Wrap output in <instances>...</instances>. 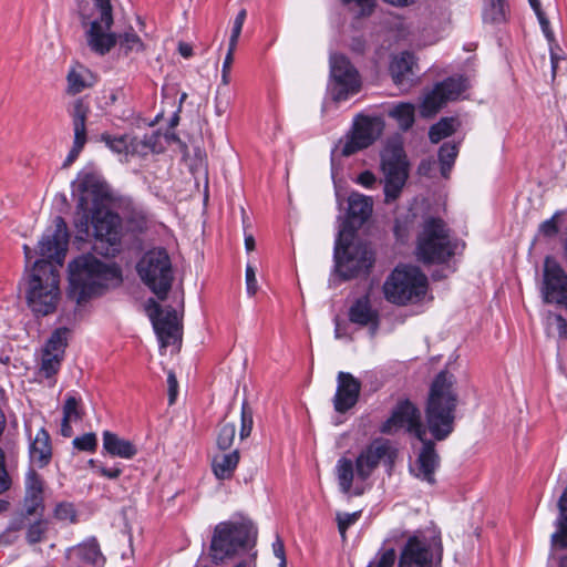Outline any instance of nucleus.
Returning a JSON list of instances; mask_svg holds the SVG:
<instances>
[{
  "label": "nucleus",
  "instance_id": "f257e3e1",
  "mask_svg": "<svg viewBox=\"0 0 567 567\" xmlns=\"http://www.w3.org/2000/svg\"><path fill=\"white\" fill-rule=\"evenodd\" d=\"M69 296L76 303L103 295L122 282L121 267L93 254L81 255L69 264Z\"/></svg>",
  "mask_w": 567,
  "mask_h": 567
},
{
  "label": "nucleus",
  "instance_id": "f03ea898",
  "mask_svg": "<svg viewBox=\"0 0 567 567\" xmlns=\"http://www.w3.org/2000/svg\"><path fill=\"white\" fill-rule=\"evenodd\" d=\"M90 225L94 234V252L104 257H115L121 251L122 219L118 214L100 205L89 208L84 196L76 206L75 227L79 233L89 234Z\"/></svg>",
  "mask_w": 567,
  "mask_h": 567
},
{
  "label": "nucleus",
  "instance_id": "7ed1b4c3",
  "mask_svg": "<svg viewBox=\"0 0 567 567\" xmlns=\"http://www.w3.org/2000/svg\"><path fill=\"white\" fill-rule=\"evenodd\" d=\"M454 375L441 371L433 380L425 405V429L436 441L446 440L454 431L457 394Z\"/></svg>",
  "mask_w": 567,
  "mask_h": 567
},
{
  "label": "nucleus",
  "instance_id": "20e7f679",
  "mask_svg": "<svg viewBox=\"0 0 567 567\" xmlns=\"http://www.w3.org/2000/svg\"><path fill=\"white\" fill-rule=\"evenodd\" d=\"M60 275L50 260L34 261L28 277L25 298L29 308L37 316H48L55 311L60 299Z\"/></svg>",
  "mask_w": 567,
  "mask_h": 567
},
{
  "label": "nucleus",
  "instance_id": "39448f33",
  "mask_svg": "<svg viewBox=\"0 0 567 567\" xmlns=\"http://www.w3.org/2000/svg\"><path fill=\"white\" fill-rule=\"evenodd\" d=\"M458 241L451 237L446 223L434 216L423 219L416 238L415 257L425 265H440L449 261L455 254Z\"/></svg>",
  "mask_w": 567,
  "mask_h": 567
},
{
  "label": "nucleus",
  "instance_id": "423d86ee",
  "mask_svg": "<svg viewBox=\"0 0 567 567\" xmlns=\"http://www.w3.org/2000/svg\"><path fill=\"white\" fill-rule=\"evenodd\" d=\"M427 288V277L420 267L400 264L386 277L382 291L390 303L406 306L422 301Z\"/></svg>",
  "mask_w": 567,
  "mask_h": 567
},
{
  "label": "nucleus",
  "instance_id": "0eeeda50",
  "mask_svg": "<svg viewBox=\"0 0 567 567\" xmlns=\"http://www.w3.org/2000/svg\"><path fill=\"white\" fill-rule=\"evenodd\" d=\"M142 281L156 295L165 300L173 284L171 258L164 248H153L146 251L136 265Z\"/></svg>",
  "mask_w": 567,
  "mask_h": 567
},
{
  "label": "nucleus",
  "instance_id": "6e6552de",
  "mask_svg": "<svg viewBox=\"0 0 567 567\" xmlns=\"http://www.w3.org/2000/svg\"><path fill=\"white\" fill-rule=\"evenodd\" d=\"M442 554L440 532L420 530L408 538L399 557V567H431L434 560L441 561Z\"/></svg>",
  "mask_w": 567,
  "mask_h": 567
},
{
  "label": "nucleus",
  "instance_id": "1a4fd4ad",
  "mask_svg": "<svg viewBox=\"0 0 567 567\" xmlns=\"http://www.w3.org/2000/svg\"><path fill=\"white\" fill-rule=\"evenodd\" d=\"M255 536L251 525L245 523L223 522L216 525L209 546V556L215 565L224 563L236 555Z\"/></svg>",
  "mask_w": 567,
  "mask_h": 567
},
{
  "label": "nucleus",
  "instance_id": "9d476101",
  "mask_svg": "<svg viewBox=\"0 0 567 567\" xmlns=\"http://www.w3.org/2000/svg\"><path fill=\"white\" fill-rule=\"evenodd\" d=\"M343 234L344 231H340L336 241L334 261L337 272L342 279L348 280L368 272L374 258L372 251L365 245L343 244Z\"/></svg>",
  "mask_w": 567,
  "mask_h": 567
},
{
  "label": "nucleus",
  "instance_id": "9b49d317",
  "mask_svg": "<svg viewBox=\"0 0 567 567\" xmlns=\"http://www.w3.org/2000/svg\"><path fill=\"white\" fill-rule=\"evenodd\" d=\"M381 168L384 174L385 202L395 200L408 178V163L401 145H388L381 154Z\"/></svg>",
  "mask_w": 567,
  "mask_h": 567
},
{
  "label": "nucleus",
  "instance_id": "f8f14e48",
  "mask_svg": "<svg viewBox=\"0 0 567 567\" xmlns=\"http://www.w3.org/2000/svg\"><path fill=\"white\" fill-rule=\"evenodd\" d=\"M99 17L94 18L85 31L89 48L99 55L107 54L116 43V37L111 31L113 24L112 6L110 0H94Z\"/></svg>",
  "mask_w": 567,
  "mask_h": 567
},
{
  "label": "nucleus",
  "instance_id": "ddd939ff",
  "mask_svg": "<svg viewBox=\"0 0 567 567\" xmlns=\"http://www.w3.org/2000/svg\"><path fill=\"white\" fill-rule=\"evenodd\" d=\"M380 432L393 435L400 430L423 440L426 436V429L421 420L417 406L409 399H400L392 409L391 415L380 425Z\"/></svg>",
  "mask_w": 567,
  "mask_h": 567
},
{
  "label": "nucleus",
  "instance_id": "4468645a",
  "mask_svg": "<svg viewBox=\"0 0 567 567\" xmlns=\"http://www.w3.org/2000/svg\"><path fill=\"white\" fill-rule=\"evenodd\" d=\"M383 128L384 122L381 117L358 115L351 133L347 136L344 143L341 144V155L348 157L369 147L380 137Z\"/></svg>",
  "mask_w": 567,
  "mask_h": 567
},
{
  "label": "nucleus",
  "instance_id": "2eb2a0df",
  "mask_svg": "<svg viewBox=\"0 0 567 567\" xmlns=\"http://www.w3.org/2000/svg\"><path fill=\"white\" fill-rule=\"evenodd\" d=\"M330 74L334 101H344L349 95L359 92L361 86L359 73L343 54L331 55Z\"/></svg>",
  "mask_w": 567,
  "mask_h": 567
},
{
  "label": "nucleus",
  "instance_id": "dca6fc26",
  "mask_svg": "<svg viewBox=\"0 0 567 567\" xmlns=\"http://www.w3.org/2000/svg\"><path fill=\"white\" fill-rule=\"evenodd\" d=\"M396 457V449L386 439H374L367 445L355 458V476L361 480H368L381 461L392 466Z\"/></svg>",
  "mask_w": 567,
  "mask_h": 567
},
{
  "label": "nucleus",
  "instance_id": "f3484780",
  "mask_svg": "<svg viewBox=\"0 0 567 567\" xmlns=\"http://www.w3.org/2000/svg\"><path fill=\"white\" fill-rule=\"evenodd\" d=\"M467 87L468 81L463 75L450 76L437 83L422 102V115L432 116L436 114L449 101L457 100Z\"/></svg>",
  "mask_w": 567,
  "mask_h": 567
},
{
  "label": "nucleus",
  "instance_id": "a211bd4d",
  "mask_svg": "<svg viewBox=\"0 0 567 567\" xmlns=\"http://www.w3.org/2000/svg\"><path fill=\"white\" fill-rule=\"evenodd\" d=\"M547 303L567 306V275L550 256L544 260V284L542 289Z\"/></svg>",
  "mask_w": 567,
  "mask_h": 567
},
{
  "label": "nucleus",
  "instance_id": "6ab92c4d",
  "mask_svg": "<svg viewBox=\"0 0 567 567\" xmlns=\"http://www.w3.org/2000/svg\"><path fill=\"white\" fill-rule=\"evenodd\" d=\"M69 243V233L65 220L61 216L54 218V228L47 229L38 245V252L43 258L62 265Z\"/></svg>",
  "mask_w": 567,
  "mask_h": 567
},
{
  "label": "nucleus",
  "instance_id": "aec40b11",
  "mask_svg": "<svg viewBox=\"0 0 567 567\" xmlns=\"http://www.w3.org/2000/svg\"><path fill=\"white\" fill-rule=\"evenodd\" d=\"M70 330L68 328H58L47 341L42 351L40 367V373L45 378H51L60 370Z\"/></svg>",
  "mask_w": 567,
  "mask_h": 567
},
{
  "label": "nucleus",
  "instance_id": "412c9836",
  "mask_svg": "<svg viewBox=\"0 0 567 567\" xmlns=\"http://www.w3.org/2000/svg\"><path fill=\"white\" fill-rule=\"evenodd\" d=\"M69 113L72 117L74 140L73 145L63 163L64 167H68L75 162L86 144V120L90 114V106L83 99L80 97L73 102Z\"/></svg>",
  "mask_w": 567,
  "mask_h": 567
},
{
  "label": "nucleus",
  "instance_id": "4be33fe9",
  "mask_svg": "<svg viewBox=\"0 0 567 567\" xmlns=\"http://www.w3.org/2000/svg\"><path fill=\"white\" fill-rule=\"evenodd\" d=\"M148 308L153 309L150 318L154 330L163 348H166L178 336V317L175 309H169L162 313L161 306L154 300H148Z\"/></svg>",
  "mask_w": 567,
  "mask_h": 567
},
{
  "label": "nucleus",
  "instance_id": "5701e85b",
  "mask_svg": "<svg viewBox=\"0 0 567 567\" xmlns=\"http://www.w3.org/2000/svg\"><path fill=\"white\" fill-rule=\"evenodd\" d=\"M361 382L349 372H339L337 377V391L333 398L334 410L346 413L352 409L360 396Z\"/></svg>",
  "mask_w": 567,
  "mask_h": 567
},
{
  "label": "nucleus",
  "instance_id": "b1692460",
  "mask_svg": "<svg viewBox=\"0 0 567 567\" xmlns=\"http://www.w3.org/2000/svg\"><path fill=\"white\" fill-rule=\"evenodd\" d=\"M349 321L360 327H369L370 333L374 336L380 326V315L371 305L368 295L359 297L350 306L348 311Z\"/></svg>",
  "mask_w": 567,
  "mask_h": 567
},
{
  "label": "nucleus",
  "instance_id": "393cba45",
  "mask_svg": "<svg viewBox=\"0 0 567 567\" xmlns=\"http://www.w3.org/2000/svg\"><path fill=\"white\" fill-rule=\"evenodd\" d=\"M419 441L422 442L423 445L416 460V467L414 470L415 476L429 484H434V473L440 462V457L435 451V444L433 441L427 440L426 436Z\"/></svg>",
  "mask_w": 567,
  "mask_h": 567
},
{
  "label": "nucleus",
  "instance_id": "a878e982",
  "mask_svg": "<svg viewBox=\"0 0 567 567\" xmlns=\"http://www.w3.org/2000/svg\"><path fill=\"white\" fill-rule=\"evenodd\" d=\"M43 505V480L30 468L25 475L24 511L27 515L42 514Z\"/></svg>",
  "mask_w": 567,
  "mask_h": 567
},
{
  "label": "nucleus",
  "instance_id": "bb28decb",
  "mask_svg": "<svg viewBox=\"0 0 567 567\" xmlns=\"http://www.w3.org/2000/svg\"><path fill=\"white\" fill-rule=\"evenodd\" d=\"M414 59L409 52H402L395 55L390 63V74L396 86L401 90H408L414 78L413 72Z\"/></svg>",
  "mask_w": 567,
  "mask_h": 567
},
{
  "label": "nucleus",
  "instance_id": "cd10ccee",
  "mask_svg": "<svg viewBox=\"0 0 567 567\" xmlns=\"http://www.w3.org/2000/svg\"><path fill=\"white\" fill-rule=\"evenodd\" d=\"M373 203L368 196L353 193L348 199V221L347 224L355 230L361 227L372 214Z\"/></svg>",
  "mask_w": 567,
  "mask_h": 567
},
{
  "label": "nucleus",
  "instance_id": "c85d7f7f",
  "mask_svg": "<svg viewBox=\"0 0 567 567\" xmlns=\"http://www.w3.org/2000/svg\"><path fill=\"white\" fill-rule=\"evenodd\" d=\"M31 463L42 468L47 466L52 457L50 435L45 429H40L29 447Z\"/></svg>",
  "mask_w": 567,
  "mask_h": 567
},
{
  "label": "nucleus",
  "instance_id": "c756f323",
  "mask_svg": "<svg viewBox=\"0 0 567 567\" xmlns=\"http://www.w3.org/2000/svg\"><path fill=\"white\" fill-rule=\"evenodd\" d=\"M103 450L111 456L126 460H131L137 454V449L131 441L110 431L103 432Z\"/></svg>",
  "mask_w": 567,
  "mask_h": 567
},
{
  "label": "nucleus",
  "instance_id": "7c9ffc66",
  "mask_svg": "<svg viewBox=\"0 0 567 567\" xmlns=\"http://www.w3.org/2000/svg\"><path fill=\"white\" fill-rule=\"evenodd\" d=\"M125 220L128 230L136 234H146L156 226L154 216L141 206H132L125 216Z\"/></svg>",
  "mask_w": 567,
  "mask_h": 567
},
{
  "label": "nucleus",
  "instance_id": "2f4dec72",
  "mask_svg": "<svg viewBox=\"0 0 567 567\" xmlns=\"http://www.w3.org/2000/svg\"><path fill=\"white\" fill-rule=\"evenodd\" d=\"M509 4L506 0H483L482 20L486 24L499 25L509 19Z\"/></svg>",
  "mask_w": 567,
  "mask_h": 567
},
{
  "label": "nucleus",
  "instance_id": "473e14b6",
  "mask_svg": "<svg viewBox=\"0 0 567 567\" xmlns=\"http://www.w3.org/2000/svg\"><path fill=\"white\" fill-rule=\"evenodd\" d=\"M240 455L238 450L229 453H218L213 457V472L218 480H229L239 463Z\"/></svg>",
  "mask_w": 567,
  "mask_h": 567
},
{
  "label": "nucleus",
  "instance_id": "72a5a7b5",
  "mask_svg": "<svg viewBox=\"0 0 567 567\" xmlns=\"http://www.w3.org/2000/svg\"><path fill=\"white\" fill-rule=\"evenodd\" d=\"M74 553L79 560L85 566H99L104 561L100 546L95 539L80 544Z\"/></svg>",
  "mask_w": 567,
  "mask_h": 567
},
{
  "label": "nucleus",
  "instance_id": "f704fd0d",
  "mask_svg": "<svg viewBox=\"0 0 567 567\" xmlns=\"http://www.w3.org/2000/svg\"><path fill=\"white\" fill-rule=\"evenodd\" d=\"M336 471L340 489L344 494H348L351 491L353 484L355 475V464H353V462L350 458L341 457L337 462Z\"/></svg>",
  "mask_w": 567,
  "mask_h": 567
},
{
  "label": "nucleus",
  "instance_id": "c9c22d12",
  "mask_svg": "<svg viewBox=\"0 0 567 567\" xmlns=\"http://www.w3.org/2000/svg\"><path fill=\"white\" fill-rule=\"evenodd\" d=\"M458 155V144L445 142L439 150V162L441 166V174L444 178L450 177V173Z\"/></svg>",
  "mask_w": 567,
  "mask_h": 567
},
{
  "label": "nucleus",
  "instance_id": "e433bc0d",
  "mask_svg": "<svg viewBox=\"0 0 567 567\" xmlns=\"http://www.w3.org/2000/svg\"><path fill=\"white\" fill-rule=\"evenodd\" d=\"M101 140L114 153L123 154V155H134L133 150H132L134 135H132V134L113 136V135L104 133L101 135Z\"/></svg>",
  "mask_w": 567,
  "mask_h": 567
},
{
  "label": "nucleus",
  "instance_id": "4c0bfd02",
  "mask_svg": "<svg viewBox=\"0 0 567 567\" xmlns=\"http://www.w3.org/2000/svg\"><path fill=\"white\" fill-rule=\"evenodd\" d=\"M116 37V44H118L120 50L125 54L128 55L131 53H138L144 50V43L142 42L141 38L133 31L124 32V33H115Z\"/></svg>",
  "mask_w": 567,
  "mask_h": 567
},
{
  "label": "nucleus",
  "instance_id": "58836bf2",
  "mask_svg": "<svg viewBox=\"0 0 567 567\" xmlns=\"http://www.w3.org/2000/svg\"><path fill=\"white\" fill-rule=\"evenodd\" d=\"M389 115L398 121L400 128L406 131L414 123V106L410 103H399L389 111Z\"/></svg>",
  "mask_w": 567,
  "mask_h": 567
},
{
  "label": "nucleus",
  "instance_id": "ea45409f",
  "mask_svg": "<svg viewBox=\"0 0 567 567\" xmlns=\"http://www.w3.org/2000/svg\"><path fill=\"white\" fill-rule=\"evenodd\" d=\"M159 141V135L156 132L145 134L142 137L134 135L133 141V154L134 155H147L150 152H154Z\"/></svg>",
  "mask_w": 567,
  "mask_h": 567
},
{
  "label": "nucleus",
  "instance_id": "a19ab883",
  "mask_svg": "<svg viewBox=\"0 0 567 567\" xmlns=\"http://www.w3.org/2000/svg\"><path fill=\"white\" fill-rule=\"evenodd\" d=\"M236 435V424L224 420L217 432L216 443L219 450L226 451L231 447Z\"/></svg>",
  "mask_w": 567,
  "mask_h": 567
},
{
  "label": "nucleus",
  "instance_id": "79ce46f5",
  "mask_svg": "<svg viewBox=\"0 0 567 567\" xmlns=\"http://www.w3.org/2000/svg\"><path fill=\"white\" fill-rule=\"evenodd\" d=\"M454 133V120L444 117L431 126L429 137L432 143H439L441 140Z\"/></svg>",
  "mask_w": 567,
  "mask_h": 567
},
{
  "label": "nucleus",
  "instance_id": "37998d69",
  "mask_svg": "<svg viewBox=\"0 0 567 567\" xmlns=\"http://www.w3.org/2000/svg\"><path fill=\"white\" fill-rule=\"evenodd\" d=\"M348 7L358 18L369 17L372 14L375 0H340Z\"/></svg>",
  "mask_w": 567,
  "mask_h": 567
},
{
  "label": "nucleus",
  "instance_id": "c03bdc74",
  "mask_svg": "<svg viewBox=\"0 0 567 567\" xmlns=\"http://www.w3.org/2000/svg\"><path fill=\"white\" fill-rule=\"evenodd\" d=\"M68 93L75 95L81 93L84 89H86L90 84L86 82L83 72H80L75 69L69 71L68 76Z\"/></svg>",
  "mask_w": 567,
  "mask_h": 567
},
{
  "label": "nucleus",
  "instance_id": "a18cd8bd",
  "mask_svg": "<svg viewBox=\"0 0 567 567\" xmlns=\"http://www.w3.org/2000/svg\"><path fill=\"white\" fill-rule=\"evenodd\" d=\"M80 399L73 394H68L63 405V416L71 419L72 421H79L83 416V412L80 406Z\"/></svg>",
  "mask_w": 567,
  "mask_h": 567
},
{
  "label": "nucleus",
  "instance_id": "49530a36",
  "mask_svg": "<svg viewBox=\"0 0 567 567\" xmlns=\"http://www.w3.org/2000/svg\"><path fill=\"white\" fill-rule=\"evenodd\" d=\"M252 411L248 406L246 402L241 405V417H240V431H239V439L245 440L247 439L252 430Z\"/></svg>",
  "mask_w": 567,
  "mask_h": 567
},
{
  "label": "nucleus",
  "instance_id": "de8ad7c7",
  "mask_svg": "<svg viewBox=\"0 0 567 567\" xmlns=\"http://www.w3.org/2000/svg\"><path fill=\"white\" fill-rule=\"evenodd\" d=\"M48 530V523L45 520H38L31 524L27 530V540L30 544L40 543Z\"/></svg>",
  "mask_w": 567,
  "mask_h": 567
},
{
  "label": "nucleus",
  "instance_id": "09e8293b",
  "mask_svg": "<svg viewBox=\"0 0 567 567\" xmlns=\"http://www.w3.org/2000/svg\"><path fill=\"white\" fill-rule=\"evenodd\" d=\"M73 446L79 451L95 452L97 447V439L94 433H85L73 440Z\"/></svg>",
  "mask_w": 567,
  "mask_h": 567
},
{
  "label": "nucleus",
  "instance_id": "8fccbe9b",
  "mask_svg": "<svg viewBox=\"0 0 567 567\" xmlns=\"http://www.w3.org/2000/svg\"><path fill=\"white\" fill-rule=\"evenodd\" d=\"M396 559L393 548L379 551L375 560L371 561L368 567H393Z\"/></svg>",
  "mask_w": 567,
  "mask_h": 567
},
{
  "label": "nucleus",
  "instance_id": "3c124183",
  "mask_svg": "<svg viewBox=\"0 0 567 567\" xmlns=\"http://www.w3.org/2000/svg\"><path fill=\"white\" fill-rule=\"evenodd\" d=\"M360 515V512L338 514V529L342 538H346L347 529L358 522Z\"/></svg>",
  "mask_w": 567,
  "mask_h": 567
},
{
  "label": "nucleus",
  "instance_id": "603ef678",
  "mask_svg": "<svg viewBox=\"0 0 567 567\" xmlns=\"http://www.w3.org/2000/svg\"><path fill=\"white\" fill-rule=\"evenodd\" d=\"M557 530L551 535V542L561 548H567V517L555 523Z\"/></svg>",
  "mask_w": 567,
  "mask_h": 567
},
{
  "label": "nucleus",
  "instance_id": "864d4df0",
  "mask_svg": "<svg viewBox=\"0 0 567 567\" xmlns=\"http://www.w3.org/2000/svg\"><path fill=\"white\" fill-rule=\"evenodd\" d=\"M246 16H247L246 10L241 9L237 13V16H236V18L234 20V24H233V29H231V34H230V39H229V43H231V47H237V42H238V39L240 37L241 29H243Z\"/></svg>",
  "mask_w": 567,
  "mask_h": 567
},
{
  "label": "nucleus",
  "instance_id": "5fc2aeb1",
  "mask_svg": "<svg viewBox=\"0 0 567 567\" xmlns=\"http://www.w3.org/2000/svg\"><path fill=\"white\" fill-rule=\"evenodd\" d=\"M54 516L60 520L74 522L75 511H74L73 505L70 503L58 504L54 509Z\"/></svg>",
  "mask_w": 567,
  "mask_h": 567
},
{
  "label": "nucleus",
  "instance_id": "6e6d98bb",
  "mask_svg": "<svg viewBox=\"0 0 567 567\" xmlns=\"http://www.w3.org/2000/svg\"><path fill=\"white\" fill-rule=\"evenodd\" d=\"M236 50V47H231V43H229L227 54L225 56L224 63H223V70H221V84L228 85L230 81V69L234 61V52Z\"/></svg>",
  "mask_w": 567,
  "mask_h": 567
},
{
  "label": "nucleus",
  "instance_id": "4d7b16f0",
  "mask_svg": "<svg viewBox=\"0 0 567 567\" xmlns=\"http://www.w3.org/2000/svg\"><path fill=\"white\" fill-rule=\"evenodd\" d=\"M274 555L280 560L278 567H287L286 550L282 539L277 536L272 543Z\"/></svg>",
  "mask_w": 567,
  "mask_h": 567
},
{
  "label": "nucleus",
  "instance_id": "13d9d810",
  "mask_svg": "<svg viewBox=\"0 0 567 567\" xmlns=\"http://www.w3.org/2000/svg\"><path fill=\"white\" fill-rule=\"evenodd\" d=\"M539 233L545 237H554L558 234V226L555 217H551L539 225Z\"/></svg>",
  "mask_w": 567,
  "mask_h": 567
},
{
  "label": "nucleus",
  "instance_id": "bf43d9fd",
  "mask_svg": "<svg viewBox=\"0 0 567 567\" xmlns=\"http://www.w3.org/2000/svg\"><path fill=\"white\" fill-rule=\"evenodd\" d=\"M246 286L248 295L254 296L257 292L258 286L256 274L254 267L250 265H247L246 267Z\"/></svg>",
  "mask_w": 567,
  "mask_h": 567
},
{
  "label": "nucleus",
  "instance_id": "052dcab7",
  "mask_svg": "<svg viewBox=\"0 0 567 567\" xmlns=\"http://www.w3.org/2000/svg\"><path fill=\"white\" fill-rule=\"evenodd\" d=\"M538 18V21H539V24L542 27V30L544 32V34L546 35V38L548 40H551L554 34H553V31L550 30L549 28V21L548 19L546 18L544 11L542 10V6L538 4L537 9H533Z\"/></svg>",
  "mask_w": 567,
  "mask_h": 567
},
{
  "label": "nucleus",
  "instance_id": "680f3d73",
  "mask_svg": "<svg viewBox=\"0 0 567 567\" xmlns=\"http://www.w3.org/2000/svg\"><path fill=\"white\" fill-rule=\"evenodd\" d=\"M167 383H168V401H169V404H173L176 400L177 388H178L177 379L173 372H171L168 374Z\"/></svg>",
  "mask_w": 567,
  "mask_h": 567
},
{
  "label": "nucleus",
  "instance_id": "e2e57ef3",
  "mask_svg": "<svg viewBox=\"0 0 567 567\" xmlns=\"http://www.w3.org/2000/svg\"><path fill=\"white\" fill-rule=\"evenodd\" d=\"M97 473L109 480H115L122 474V468L118 466H113V467L99 466Z\"/></svg>",
  "mask_w": 567,
  "mask_h": 567
},
{
  "label": "nucleus",
  "instance_id": "0e129e2a",
  "mask_svg": "<svg viewBox=\"0 0 567 567\" xmlns=\"http://www.w3.org/2000/svg\"><path fill=\"white\" fill-rule=\"evenodd\" d=\"M557 507L559 511V515L556 522H561L564 517H567V486L564 488L558 499Z\"/></svg>",
  "mask_w": 567,
  "mask_h": 567
},
{
  "label": "nucleus",
  "instance_id": "69168bd1",
  "mask_svg": "<svg viewBox=\"0 0 567 567\" xmlns=\"http://www.w3.org/2000/svg\"><path fill=\"white\" fill-rule=\"evenodd\" d=\"M357 181L364 187H372L375 183V176L370 171H364L358 176Z\"/></svg>",
  "mask_w": 567,
  "mask_h": 567
},
{
  "label": "nucleus",
  "instance_id": "338daca9",
  "mask_svg": "<svg viewBox=\"0 0 567 567\" xmlns=\"http://www.w3.org/2000/svg\"><path fill=\"white\" fill-rule=\"evenodd\" d=\"M394 234H395L396 238L400 240H403L408 235V227L405 224L403 225L400 219L395 220Z\"/></svg>",
  "mask_w": 567,
  "mask_h": 567
},
{
  "label": "nucleus",
  "instance_id": "774afa93",
  "mask_svg": "<svg viewBox=\"0 0 567 567\" xmlns=\"http://www.w3.org/2000/svg\"><path fill=\"white\" fill-rule=\"evenodd\" d=\"M394 234H395L396 238L400 240H403L408 235V227L405 224L403 225L400 219L395 220Z\"/></svg>",
  "mask_w": 567,
  "mask_h": 567
}]
</instances>
